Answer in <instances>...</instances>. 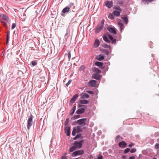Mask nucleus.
I'll use <instances>...</instances> for the list:
<instances>
[{
  "label": "nucleus",
  "instance_id": "obj_1",
  "mask_svg": "<svg viewBox=\"0 0 159 159\" xmlns=\"http://www.w3.org/2000/svg\"><path fill=\"white\" fill-rule=\"evenodd\" d=\"M104 22V20L102 19L101 21V23L98 25L95 29V32L96 33H99L103 29Z\"/></svg>",
  "mask_w": 159,
  "mask_h": 159
},
{
  "label": "nucleus",
  "instance_id": "obj_2",
  "mask_svg": "<svg viewBox=\"0 0 159 159\" xmlns=\"http://www.w3.org/2000/svg\"><path fill=\"white\" fill-rule=\"evenodd\" d=\"M8 20L9 18L7 16L4 14H2L1 22L4 26L7 27V23L8 22Z\"/></svg>",
  "mask_w": 159,
  "mask_h": 159
},
{
  "label": "nucleus",
  "instance_id": "obj_3",
  "mask_svg": "<svg viewBox=\"0 0 159 159\" xmlns=\"http://www.w3.org/2000/svg\"><path fill=\"white\" fill-rule=\"evenodd\" d=\"M83 142V140L80 141H75L73 143V145H74L77 149H80L81 148Z\"/></svg>",
  "mask_w": 159,
  "mask_h": 159
},
{
  "label": "nucleus",
  "instance_id": "obj_4",
  "mask_svg": "<svg viewBox=\"0 0 159 159\" xmlns=\"http://www.w3.org/2000/svg\"><path fill=\"white\" fill-rule=\"evenodd\" d=\"M33 116L31 115L27 121V128L28 129H29L32 125L33 123Z\"/></svg>",
  "mask_w": 159,
  "mask_h": 159
},
{
  "label": "nucleus",
  "instance_id": "obj_5",
  "mask_svg": "<svg viewBox=\"0 0 159 159\" xmlns=\"http://www.w3.org/2000/svg\"><path fill=\"white\" fill-rule=\"evenodd\" d=\"M84 153V151L83 150H79L73 152L71 154L73 157H75L77 155H82Z\"/></svg>",
  "mask_w": 159,
  "mask_h": 159
},
{
  "label": "nucleus",
  "instance_id": "obj_6",
  "mask_svg": "<svg viewBox=\"0 0 159 159\" xmlns=\"http://www.w3.org/2000/svg\"><path fill=\"white\" fill-rule=\"evenodd\" d=\"M86 119V118H82L78 120L76 123L80 125H81L82 126H84L86 125L85 122Z\"/></svg>",
  "mask_w": 159,
  "mask_h": 159
},
{
  "label": "nucleus",
  "instance_id": "obj_7",
  "mask_svg": "<svg viewBox=\"0 0 159 159\" xmlns=\"http://www.w3.org/2000/svg\"><path fill=\"white\" fill-rule=\"evenodd\" d=\"M103 37L104 40H108V39L110 40H116V39H114L113 37L108 33L106 34Z\"/></svg>",
  "mask_w": 159,
  "mask_h": 159
},
{
  "label": "nucleus",
  "instance_id": "obj_8",
  "mask_svg": "<svg viewBox=\"0 0 159 159\" xmlns=\"http://www.w3.org/2000/svg\"><path fill=\"white\" fill-rule=\"evenodd\" d=\"M97 83V81L92 80L89 81L88 84V85L90 87H95Z\"/></svg>",
  "mask_w": 159,
  "mask_h": 159
},
{
  "label": "nucleus",
  "instance_id": "obj_9",
  "mask_svg": "<svg viewBox=\"0 0 159 159\" xmlns=\"http://www.w3.org/2000/svg\"><path fill=\"white\" fill-rule=\"evenodd\" d=\"M105 58V56L103 54H100L97 55L96 57V59L98 61H102Z\"/></svg>",
  "mask_w": 159,
  "mask_h": 159
},
{
  "label": "nucleus",
  "instance_id": "obj_10",
  "mask_svg": "<svg viewBox=\"0 0 159 159\" xmlns=\"http://www.w3.org/2000/svg\"><path fill=\"white\" fill-rule=\"evenodd\" d=\"M78 97V95L77 94H75L74 95L70 101V103L71 104L74 103Z\"/></svg>",
  "mask_w": 159,
  "mask_h": 159
},
{
  "label": "nucleus",
  "instance_id": "obj_11",
  "mask_svg": "<svg viewBox=\"0 0 159 159\" xmlns=\"http://www.w3.org/2000/svg\"><path fill=\"white\" fill-rule=\"evenodd\" d=\"M93 78L96 80H99L100 79V76L98 74H94L93 75Z\"/></svg>",
  "mask_w": 159,
  "mask_h": 159
},
{
  "label": "nucleus",
  "instance_id": "obj_12",
  "mask_svg": "<svg viewBox=\"0 0 159 159\" xmlns=\"http://www.w3.org/2000/svg\"><path fill=\"white\" fill-rule=\"evenodd\" d=\"M85 111V109L84 108H80L77 110L76 111V113L78 114H81L83 113Z\"/></svg>",
  "mask_w": 159,
  "mask_h": 159
},
{
  "label": "nucleus",
  "instance_id": "obj_13",
  "mask_svg": "<svg viewBox=\"0 0 159 159\" xmlns=\"http://www.w3.org/2000/svg\"><path fill=\"white\" fill-rule=\"evenodd\" d=\"M108 30L111 33L114 34H116V31L115 28L112 27H109L107 28Z\"/></svg>",
  "mask_w": 159,
  "mask_h": 159
},
{
  "label": "nucleus",
  "instance_id": "obj_14",
  "mask_svg": "<svg viewBox=\"0 0 159 159\" xmlns=\"http://www.w3.org/2000/svg\"><path fill=\"white\" fill-rule=\"evenodd\" d=\"M76 104H75L74 105L73 107H72V109L70 110V114L71 115H73L74 113V112L76 110Z\"/></svg>",
  "mask_w": 159,
  "mask_h": 159
},
{
  "label": "nucleus",
  "instance_id": "obj_15",
  "mask_svg": "<svg viewBox=\"0 0 159 159\" xmlns=\"http://www.w3.org/2000/svg\"><path fill=\"white\" fill-rule=\"evenodd\" d=\"M70 128L69 127H66L65 128V133L66 134V135L67 136H69L70 134Z\"/></svg>",
  "mask_w": 159,
  "mask_h": 159
},
{
  "label": "nucleus",
  "instance_id": "obj_16",
  "mask_svg": "<svg viewBox=\"0 0 159 159\" xmlns=\"http://www.w3.org/2000/svg\"><path fill=\"white\" fill-rule=\"evenodd\" d=\"M119 145L120 147L125 148L126 145V143L125 142L122 141L119 143Z\"/></svg>",
  "mask_w": 159,
  "mask_h": 159
},
{
  "label": "nucleus",
  "instance_id": "obj_17",
  "mask_svg": "<svg viewBox=\"0 0 159 159\" xmlns=\"http://www.w3.org/2000/svg\"><path fill=\"white\" fill-rule=\"evenodd\" d=\"M81 98L83 99L88 98H89V95L85 93H82L81 94Z\"/></svg>",
  "mask_w": 159,
  "mask_h": 159
},
{
  "label": "nucleus",
  "instance_id": "obj_18",
  "mask_svg": "<svg viewBox=\"0 0 159 159\" xmlns=\"http://www.w3.org/2000/svg\"><path fill=\"white\" fill-rule=\"evenodd\" d=\"M118 24L120 27V30H122L123 29L124 27L123 24L120 20H118Z\"/></svg>",
  "mask_w": 159,
  "mask_h": 159
},
{
  "label": "nucleus",
  "instance_id": "obj_19",
  "mask_svg": "<svg viewBox=\"0 0 159 159\" xmlns=\"http://www.w3.org/2000/svg\"><path fill=\"white\" fill-rule=\"evenodd\" d=\"M105 5L108 8H111L113 5L111 2L110 1H107Z\"/></svg>",
  "mask_w": 159,
  "mask_h": 159
},
{
  "label": "nucleus",
  "instance_id": "obj_20",
  "mask_svg": "<svg viewBox=\"0 0 159 159\" xmlns=\"http://www.w3.org/2000/svg\"><path fill=\"white\" fill-rule=\"evenodd\" d=\"M74 128L76 129L77 133L80 132L82 131L81 127L80 126H77L76 127H74Z\"/></svg>",
  "mask_w": 159,
  "mask_h": 159
},
{
  "label": "nucleus",
  "instance_id": "obj_21",
  "mask_svg": "<svg viewBox=\"0 0 159 159\" xmlns=\"http://www.w3.org/2000/svg\"><path fill=\"white\" fill-rule=\"evenodd\" d=\"M121 11H114L113 12V14L116 16H118L120 15V13Z\"/></svg>",
  "mask_w": 159,
  "mask_h": 159
},
{
  "label": "nucleus",
  "instance_id": "obj_22",
  "mask_svg": "<svg viewBox=\"0 0 159 159\" xmlns=\"http://www.w3.org/2000/svg\"><path fill=\"white\" fill-rule=\"evenodd\" d=\"M70 10V8L69 7H66L64 8L62 10V12L63 13H65L66 12H67L69 11Z\"/></svg>",
  "mask_w": 159,
  "mask_h": 159
},
{
  "label": "nucleus",
  "instance_id": "obj_23",
  "mask_svg": "<svg viewBox=\"0 0 159 159\" xmlns=\"http://www.w3.org/2000/svg\"><path fill=\"white\" fill-rule=\"evenodd\" d=\"M77 149L75 147L74 145H73V146H72L69 149V151L70 152H72L74 151H75Z\"/></svg>",
  "mask_w": 159,
  "mask_h": 159
},
{
  "label": "nucleus",
  "instance_id": "obj_24",
  "mask_svg": "<svg viewBox=\"0 0 159 159\" xmlns=\"http://www.w3.org/2000/svg\"><path fill=\"white\" fill-rule=\"evenodd\" d=\"M89 103V101L87 100H80V103L81 104H87Z\"/></svg>",
  "mask_w": 159,
  "mask_h": 159
},
{
  "label": "nucleus",
  "instance_id": "obj_25",
  "mask_svg": "<svg viewBox=\"0 0 159 159\" xmlns=\"http://www.w3.org/2000/svg\"><path fill=\"white\" fill-rule=\"evenodd\" d=\"M100 44L99 40H95V43L94 44V46L95 47H98Z\"/></svg>",
  "mask_w": 159,
  "mask_h": 159
},
{
  "label": "nucleus",
  "instance_id": "obj_26",
  "mask_svg": "<svg viewBox=\"0 0 159 159\" xmlns=\"http://www.w3.org/2000/svg\"><path fill=\"white\" fill-rule=\"evenodd\" d=\"M95 64L96 66H101L103 65V64L102 62H99V61H96L95 63Z\"/></svg>",
  "mask_w": 159,
  "mask_h": 159
},
{
  "label": "nucleus",
  "instance_id": "obj_27",
  "mask_svg": "<svg viewBox=\"0 0 159 159\" xmlns=\"http://www.w3.org/2000/svg\"><path fill=\"white\" fill-rule=\"evenodd\" d=\"M122 137H121V136H120V135H118L116 137L115 139V141L118 142V141H120Z\"/></svg>",
  "mask_w": 159,
  "mask_h": 159
},
{
  "label": "nucleus",
  "instance_id": "obj_28",
  "mask_svg": "<svg viewBox=\"0 0 159 159\" xmlns=\"http://www.w3.org/2000/svg\"><path fill=\"white\" fill-rule=\"evenodd\" d=\"M102 52L103 53H105L107 55H108L109 54V51L106 49H103L102 51Z\"/></svg>",
  "mask_w": 159,
  "mask_h": 159
},
{
  "label": "nucleus",
  "instance_id": "obj_29",
  "mask_svg": "<svg viewBox=\"0 0 159 159\" xmlns=\"http://www.w3.org/2000/svg\"><path fill=\"white\" fill-rule=\"evenodd\" d=\"M122 19L124 21L125 23L127 24L128 23V19L126 16H124L122 17Z\"/></svg>",
  "mask_w": 159,
  "mask_h": 159
},
{
  "label": "nucleus",
  "instance_id": "obj_30",
  "mask_svg": "<svg viewBox=\"0 0 159 159\" xmlns=\"http://www.w3.org/2000/svg\"><path fill=\"white\" fill-rule=\"evenodd\" d=\"M81 134H77L75 137H74L73 138L74 140H76L77 138H80L81 137Z\"/></svg>",
  "mask_w": 159,
  "mask_h": 159
},
{
  "label": "nucleus",
  "instance_id": "obj_31",
  "mask_svg": "<svg viewBox=\"0 0 159 159\" xmlns=\"http://www.w3.org/2000/svg\"><path fill=\"white\" fill-rule=\"evenodd\" d=\"M77 133V131L76 129L74 128L73 129V131L72 133V134L73 136H75L76 134V133Z\"/></svg>",
  "mask_w": 159,
  "mask_h": 159
},
{
  "label": "nucleus",
  "instance_id": "obj_32",
  "mask_svg": "<svg viewBox=\"0 0 159 159\" xmlns=\"http://www.w3.org/2000/svg\"><path fill=\"white\" fill-rule=\"evenodd\" d=\"M106 42L109 43L111 42L112 43L115 44L116 42V40H105Z\"/></svg>",
  "mask_w": 159,
  "mask_h": 159
},
{
  "label": "nucleus",
  "instance_id": "obj_33",
  "mask_svg": "<svg viewBox=\"0 0 159 159\" xmlns=\"http://www.w3.org/2000/svg\"><path fill=\"white\" fill-rule=\"evenodd\" d=\"M80 117V116L79 115H75L73 117V119L75 120L78 118H79Z\"/></svg>",
  "mask_w": 159,
  "mask_h": 159
},
{
  "label": "nucleus",
  "instance_id": "obj_34",
  "mask_svg": "<svg viewBox=\"0 0 159 159\" xmlns=\"http://www.w3.org/2000/svg\"><path fill=\"white\" fill-rule=\"evenodd\" d=\"M108 17L109 18L111 19H113L114 18V17L113 14H111L109 15Z\"/></svg>",
  "mask_w": 159,
  "mask_h": 159
},
{
  "label": "nucleus",
  "instance_id": "obj_35",
  "mask_svg": "<svg viewBox=\"0 0 159 159\" xmlns=\"http://www.w3.org/2000/svg\"><path fill=\"white\" fill-rule=\"evenodd\" d=\"M103 47L105 48H109L111 49V48L110 47V46L109 45H107V44H104L103 46Z\"/></svg>",
  "mask_w": 159,
  "mask_h": 159
},
{
  "label": "nucleus",
  "instance_id": "obj_36",
  "mask_svg": "<svg viewBox=\"0 0 159 159\" xmlns=\"http://www.w3.org/2000/svg\"><path fill=\"white\" fill-rule=\"evenodd\" d=\"M68 57L69 58V61H70L71 58V53L70 51L68 53Z\"/></svg>",
  "mask_w": 159,
  "mask_h": 159
},
{
  "label": "nucleus",
  "instance_id": "obj_37",
  "mask_svg": "<svg viewBox=\"0 0 159 159\" xmlns=\"http://www.w3.org/2000/svg\"><path fill=\"white\" fill-rule=\"evenodd\" d=\"M130 149L129 148H127L125 149L124 151V153H126L129 152Z\"/></svg>",
  "mask_w": 159,
  "mask_h": 159
},
{
  "label": "nucleus",
  "instance_id": "obj_38",
  "mask_svg": "<svg viewBox=\"0 0 159 159\" xmlns=\"http://www.w3.org/2000/svg\"><path fill=\"white\" fill-rule=\"evenodd\" d=\"M16 23H13L12 25L11 29L12 30L13 29H14L16 27Z\"/></svg>",
  "mask_w": 159,
  "mask_h": 159
},
{
  "label": "nucleus",
  "instance_id": "obj_39",
  "mask_svg": "<svg viewBox=\"0 0 159 159\" xmlns=\"http://www.w3.org/2000/svg\"><path fill=\"white\" fill-rule=\"evenodd\" d=\"M159 148V144L156 143L155 146V148L158 149Z\"/></svg>",
  "mask_w": 159,
  "mask_h": 159
},
{
  "label": "nucleus",
  "instance_id": "obj_40",
  "mask_svg": "<svg viewBox=\"0 0 159 159\" xmlns=\"http://www.w3.org/2000/svg\"><path fill=\"white\" fill-rule=\"evenodd\" d=\"M136 150L135 148H133L131 149L130 151V152L131 153H134L136 152Z\"/></svg>",
  "mask_w": 159,
  "mask_h": 159
},
{
  "label": "nucleus",
  "instance_id": "obj_41",
  "mask_svg": "<svg viewBox=\"0 0 159 159\" xmlns=\"http://www.w3.org/2000/svg\"><path fill=\"white\" fill-rule=\"evenodd\" d=\"M31 64L33 66H35L36 65V63L35 61H33L31 62Z\"/></svg>",
  "mask_w": 159,
  "mask_h": 159
},
{
  "label": "nucleus",
  "instance_id": "obj_42",
  "mask_svg": "<svg viewBox=\"0 0 159 159\" xmlns=\"http://www.w3.org/2000/svg\"><path fill=\"white\" fill-rule=\"evenodd\" d=\"M153 0H143L142 1L143 2H145L146 3L147 2V1L151 2Z\"/></svg>",
  "mask_w": 159,
  "mask_h": 159
},
{
  "label": "nucleus",
  "instance_id": "obj_43",
  "mask_svg": "<svg viewBox=\"0 0 159 159\" xmlns=\"http://www.w3.org/2000/svg\"><path fill=\"white\" fill-rule=\"evenodd\" d=\"M87 92L89 94H93L94 93V92L93 91H87Z\"/></svg>",
  "mask_w": 159,
  "mask_h": 159
},
{
  "label": "nucleus",
  "instance_id": "obj_44",
  "mask_svg": "<svg viewBox=\"0 0 159 159\" xmlns=\"http://www.w3.org/2000/svg\"><path fill=\"white\" fill-rule=\"evenodd\" d=\"M71 81H72V80H69L68 82V83L66 84V85L67 86H68L71 83Z\"/></svg>",
  "mask_w": 159,
  "mask_h": 159
},
{
  "label": "nucleus",
  "instance_id": "obj_45",
  "mask_svg": "<svg viewBox=\"0 0 159 159\" xmlns=\"http://www.w3.org/2000/svg\"><path fill=\"white\" fill-rule=\"evenodd\" d=\"M116 9L119 10V11H121V9L120 7H118L116 8Z\"/></svg>",
  "mask_w": 159,
  "mask_h": 159
},
{
  "label": "nucleus",
  "instance_id": "obj_46",
  "mask_svg": "<svg viewBox=\"0 0 159 159\" xmlns=\"http://www.w3.org/2000/svg\"><path fill=\"white\" fill-rule=\"evenodd\" d=\"M103 157L102 155H100L98 157V159H102Z\"/></svg>",
  "mask_w": 159,
  "mask_h": 159
},
{
  "label": "nucleus",
  "instance_id": "obj_47",
  "mask_svg": "<svg viewBox=\"0 0 159 159\" xmlns=\"http://www.w3.org/2000/svg\"><path fill=\"white\" fill-rule=\"evenodd\" d=\"M68 122H69V119H67L66 120L65 122V124L66 125L68 123Z\"/></svg>",
  "mask_w": 159,
  "mask_h": 159
},
{
  "label": "nucleus",
  "instance_id": "obj_48",
  "mask_svg": "<svg viewBox=\"0 0 159 159\" xmlns=\"http://www.w3.org/2000/svg\"><path fill=\"white\" fill-rule=\"evenodd\" d=\"M129 159H135V157L134 156L130 157H129Z\"/></svg>",
  "mask_w": 159,
  "mask_h": 159
},
{
  "label": "nucleus",
  "instance_id": "obj_49",
  "mask_svg": "<svg viewBox=\"0 0 159 159\" xmlns=\"http://www.w3.org/2000/svg\"><path fill=\"white\" fill-rule=\"evenodd\" d=\"M134 145V144L133 143H131L129 145V147H131L133 146Z\"/></svg>",
  "mask_w": 159,
  "mask_h": 159
},
{
  "label": "nucleus",
  "instance_id": "obj_50",
  "mask_svg": "<svg viewBox=\"0 0 159 159\" xmlns=\"http://www.w3.org/2000/svg\"><path fill=\"white\" fill-rule=\"evenodd\" d=\"M61 159H66V156H62Z\"/></svg>",
  "mask_w": 159,
  "mask_h": 159
},
{
  "label": "nucleus",
  "instance_id": "obj_51",
  "mask_svg": "<svg viewBox=\"0 0 159 159\" xmlns=\"http://www.w3.org/2000/svg\"><path fill=\"white\" fill-rule=\"evenodd\" d=\"M9 35H8V34L7 35V39H6V40H9Z\"/></svg>",
  "mask_w": 159,
  "mask_h": 159
},
{
  "label": "nucleus",
  "instance_id": "obj_52",
  "mask_svg": "<svg viewBox=\"0 0 159 159\" xmlns=\"http://www.w3.org/2000/svg\"><path fill=\"white\" fill-rule=\"evenodd\" d=\"M158 134V133H156L155 134V135L156 136H157Z\"/></svg>",
  "mask_w": 159,
  "mask_h": 159
},
{
  "label": "nucleus",
  "instance_id": "obj_53",
  "mask_svg": "<svg viewBox=\"0 0 159 159\" xmlns=\"http://www.w3.org/2000/svg\"><path fill=\"white\" fill-rule=\"evenodd\" d=\"M83 106V105H80V104H79V105L78 107H82V106Z\"/></svg>",
  "mask_w": 159,
  "mask_h": 159
},
{
  "label": "nucleus",
  "instance_id": "obj_54",
  "mask_svg": "<svg viewBox=\"0 0 159 159\" xmlns=\"http://www.w3.org/2000/svg\"><path fill=\"white\" fill-rule=\"evenodd\" d=\"M2 14H0V18H2Z\"/></svg>",
  "mask_w": 159,
  "mask_h": 159
},
{
  "label": "nucleus",
  "instance_id": "obj_55",
  "mask_svg": "<svg viewBox=\"0 0 159 159\" xmlns=\"http://www.w3.org/2000/svg\"><path fill=\"white\" fill-rule=\"evenodd\" d=\"M98 72L99 73H100L101 72V71L100 70H99V69H98Z\"/></svg>",
  "mask_w": 159,
  "mask_h": 159
},
{
  "label": "nucleus",
  "instance_id": "obj_56",
  "mask_svg": "<svg viewBox=\"0 0 159 159\" xmlns=\"http://www.w3.org/2000/svg\"><path fill=\"white\" fill-rule=\"evenodd\" d=\"M125 156H123L122 157V158H123V159H125Z\"/></svg>",
  "mask_w": 159,
  "mask_h": 159
},
{
  "label": "nucleus",
  "instance_id": "obj_57",
  "mask_svg": "<svg viewBox=\"0 0 159 159\" xmlns=\"http://www.w3.org/2000/svg\"><path fill=\"white\" fill-rule=\"evenodd\" d=\"M153 159H157L156 157H154L153 158Z\"/></svg>",
  "mask_w": 159,
  "mask_h": 159
},
{
  "label": "nucleus",
  "instance_id": "obj_58",
  "mask_svg": "<svg viewBox=\"0 0 159 159\" xmlns=\"http://www.w3.org/2000/svg\"><path fill=\"white\" fill-rule=\"evenodd\" d=\"M6 41H7V43L9 40H6Z\"/></svg>",
  "mask_w": 159,
  "mask_h": 159
},
{
  "label": "nucleus",
  "instance_id": "obj_59",
  "mask_svg": "<svg viewBox=\"0 0 159 159\" xmlns=\"http://www.w3.org/2000/svg\"><path fill=\"white\" fill-rule=\"evenodd\" d=\"M81 159H84V158H81Z\"/></svg>",
  "mask_w": 159,
  "mask_h": 159
}]
</instances>
